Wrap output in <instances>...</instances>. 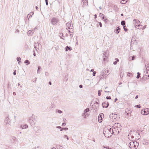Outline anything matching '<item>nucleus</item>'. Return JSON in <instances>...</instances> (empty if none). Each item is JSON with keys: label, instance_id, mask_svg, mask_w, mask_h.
Returning a JSON list of instances; mask_svg holds the SVG:
<instances>
[{"label": "nucleus", "instance_id": "nucleus-1", "mask_svg": "<svg viewBox=\"0 0 149 149\" xmlns=\"http://www.w3.org/2000/svg\"><path fill=\"white\" fill-rule=\"evenodd\" d=\"M113 131L112 128L105 127L104 129L103 134L105 137L109 138L114 133Z\"/></svg>", "mask_w": 149, "mask_h": 149}, {"label": "nucleus", "instance_id": "nucleus-2", "mask_svg": "<svg viewBox=\"0 0 149 149\" xmlns=\"http://www.w3.org/2000/svg\"><path fill=\"white\" fill-rule=\"evenodd\" d=\"M139 143L137 141H131L129 144V147L131 149H135L137 148Z\"/></svg>", "mask_w": 149, "mask_h": 149}, {"label": "nucleus", "instance_id": "nucleus-3", "mask_svg": "<svg viewBox=\"0 0 149 149\" xmlns=\"http://www.w3.org/2000/svg\"><path fill=\"white\" fill-rule=\"evenodd\" d=\"M59 20L57 17H53L50 20L51 23L53 25H56L58 24Z\"/></svg>", "mask_w": 149, "mask_h": 149}, {"label": "nucleus", "instance_id": "nucleus-4", "mask_svg": "<svg viewBox=\"0 0 149 149\" xmlns=\"http://www.w3.org/2000/svg\"><path fill=\"white\" fill-rule=\"evenodd\" d=\"M114 126H115L114 131H116V134H118L119 133L121 129L120 125L119 123H115L114 124Z\"/></svg>", "mask_w": 149, "mask_h": 149}, {"label": "nucleus", "instance_id": "nucleus-5", "mask_svg": "<svg viewBox=\"0 0 149 149\" xmlns=\"http://www.w3.org/2000/svg\"><path fill=\"white\" fill-rule=\"evenodd\" d=\"M36 120L32 117H30L29 118V121L32 126L34 125L36 123Z\"/></svg>", "mask_w": 149, "mask_h": 149}, {"label": "nucleus", "instance_id": "nucleus-6", "mask_svg": "<svg viewBox=\"0 0 149 149\" xmlns=\"http://www.w3.org/2000/svg\"><path fill=\"white\" fill-rule=\"evenodd\" d=\"M5 122L6 125H10L11 123V120H10L8 116L6 118Z\"/></svg>", "mask_w": 149, "mask_h": 149}, {"label": "nucleus", "instance_id": "nucleus-7", "mask_svg": "<svg viewBox=\"0 0 149 149\" xmlns=\"http://www.w3.org/2000/svg\"><path fill=\"white\" fill-rule=\"evenodd\" d=\"M104 115L102 113L100 114L98 118V120L99 123H101L102 121V117H103Z\"/></svg>", "mask_w": 149, "mask_h": 149}, {"label": "nucleus", "instance_id": "nucleus-8", "mask_svg": "<svg viewBox=\"0 0 149 149\" xmlns=\"http://www.w3.org/2000/svg\"><path fill=\"white\" fill-rule=\"evenodd\" d=\"M108 56V54H107V52L106 51L105 52L103 53V56L104 57L103 60L104 61H105L107 60Z\"/></svg>", "mask_w": 149, "mask_h": 149}, {"label": "nucleus", "instance_id": "nucleus-9", "mask_svg": "<svg viewBox=\"0 0 149 149\" xmlns=\"http://www.w3.org/2000/svg\"><path fill=\"white\" fill-rule=\"evenodd\" d=\"M102 105L103 107L107 108L109 106V103L108 102H104L102 103Z\"/></svg>", "mask_w": 149, "mask_h": 149}, {"label": "nucleus", "instance_id": "nucleus-10", "mask_svg": "<svg viewBox=\"0 0 149 149\" xmlns=\"http://www.w3.org/2000/svg\"><path fill=\"white\" fill-rule=\"evenodd\" d=\"M105 74V73L102 72H101L100 73V78L101 79H102L104 78V76Z\"/></svg>", "mask_w": 149, "mask_h": 149}, {"label": "nucleus", "instance_id": "nucleus-11", "mask_svg": "<svg viewBox=\"0 0 149 149\" xmlns=\"http://www.w3.org/2000/svg\"><path fill=\"white\" fill-rule=\"evenodd\" d=\"M120 30V28L119 26H118L117 28L115 30V32L116 33L118 34L119 33Z\"/></svg>", "mask_w": 149, "mask_h": 149}, {"label": "nucleus", "instance_id": "nucleus-12", "mask_svg": "<svg viewBox=\"0 0 149 149\" xmlns=\"http://www.w3.org/2000/svg\"><path fill=\"white\" fill-rule=\"evenodd\" d=\"M72 50V48L71 47H69L67 46L65 47V51H68V50L70 51Z\"/></svg>", "mask_w": 149, "mask_h": 149}, {"label": "nucleus", "instance_id": "nucleus-13", "mask_svg": "<svg viewBox=\"0 0 149 149\" xmlns=\"http://www.w3.org/2000/svg\"><path fill=\"white\" fill-rule=\"evenodd\" d=\"M89 111V108H86V109H85L84 111V113H83V116H84L85 115V114L87 112H88Z\"/></svg>", "mask_w": 149, "mask_h": 149}, {"label": "nucleus", "instance_id": "nucleus-14", "mask_svg": "<svg viewBox=\"0 0 149 149\" xmlns=\"http://www.w3.org/2000/svg\"><path fill=\"white\" fill-rule=\"evenodd\" d=\"M133 21L134 23L135 22L138 24L140 23L139 21L137 19H134L133 20Z\"/></svg>", "mask_w": 149, "mask_h": 149}, {"label": "nucleus", "instance_id": "nucleus-15", "mask_svg": "<svg viewBox=\"0 0 149 149\" xmlns=\"http://www.w3.org/2000/svg\"><path fill=\"white\" fill-rule=\"evenodd\" d=\"M21 127L22 129H26L28 127V126L26 125H24L23 126L21 125Z\"/></svg>", "mask_w": 149, "mask_h": 149}, {"label": "nucleus", "instance_id": "nucleus-16", "mask_svg": "<svg viewBox=\"0 0 149 149\" xmlns=\"http://www.w3.org/2000/svg\"><path fill=\"white\" fill-rule=\"evenodd\" d=\"M34 32V31L33 30H30L28 32V34L30 35L31 33H33Z\"/></svg>", "mask_w": 149, "mask_h": 149}, {"label": "nucleus", "instance_id": "nucleus-17", "mask_svg": "<svg viewBox=\"0 0 149 149\" xmlns=\"http://www.w3.org/2000/svg\"><path fill=\"white\" fill-rule=\"evenodd\" d=\"M37 45L39 46V44L38 43H35L34 44V48L37 51V48L38 49L39 48V47H37Z\"/></svg>", "mask_w": 149, "mask_h": 149}, {"label": "nucleus", "instance_id": "nucleus-18", "mask_svg": "<svg viewBox=\"0 0 149 149\" xmlns=\"http://www.w3.org/2000/svg\"><path fill=\"white\" fill-rule=\"evenodd\" d=\"M132 131H131L130 132V133L129 134L128 136V139L130 140V138H131V136L132 135Z\"/></svg>", "mask_w": 149, "mask_h": 149}, {"label": "nucleus", "instance_id": "nucleus-19", "mask_svg": "<svg viewBox=\"0 0 149 149\" xmlns=\"http://www.w3.org/2000/svg\"><path fill=\"white\" fill-rule=\"evenodd\" d=\"M127 0H122L120 1V3L122 4H125L126 3Z\"/></svg>", "mask_w": 149, "mask_h": 149}, {"label": "nucleus", "instance_id": "nucleus-20", "mask_svg": "<svg viewBox=\"0 0 149 149\" xmlns=\"http://www.w3.org/2000/svg\"><path fill=\"white\" fill-rule=\"evenodd\" d=\"M115 59L116 60V61L113 62V64L114 65H116L117 64V62L119 61V59L118 58H115Z\"/></svg>", "mask_w": 149, "mask_h": 149}, {"label": "nucleus", "instance_id": "nucleus-21", "mask_svg": "<svg viewBox=\"0 0 149 149\" xmlns=\"http://www.w3.org/2000/svg\"><path fill=\"white\" fill-rule=\"evenodd\" d=\"M21 58L19 57H17V61H18V63L19 64L21 63V61H19V60H21Z\"/></svg>", "mask_w": 149, "mask_h": 149}, {"label": "nucleus", "instance_id": "nucleus-22", "mask_svg": "<svg viewBox=\"0 0 149 149\" xmlns=\"http://www.w3.org/2000/svg\"><path fill=\"white\" fill-rule=\"evenodd\" d=\"M121 24L123 26H124L125 25V21H122L121 22Z\"/></svg>", "mask_w": 149, "mask_h": 149}, {"label": "nucleus", "instance_id": "nucleus-23", "mask_svg": "<svg viewBox=\"0 0 149 149\" xmlns=\"http://www.w3.org/2000/svg\"><path fill=\"white\" fill-rule=\"evenodd\" d=\"M41 69V67L40 66H38V69L37 71V73L38 74H39L40 73L39 70Z\"/></svg>", "mask_w": 149, "mask_h": 149}, {"label": "nucleus", "instance_id": "nucleus-24", "mask_svg": "<svg viewBox=\"0 0 149 149\" xmlns=\"http://www.w3.org/2000/svg\"><path fill=\"white\" fill-rule=\"evenodd\" d=\"M140 26H142V25H140V24H138V25H135V27L136 28L138 29H141V27H140L139 28V27Z\"/></svg>", "mask_w": 149, "mask_h": 149}, {"label": "nucleus", "instance_id": "nucleus-25", "mask_svg": "<svg viewBox=\"0 0 149 149\" xmlns=\"http://www.w3.org/2000/svg\"><path fill=\"white\" fill-rule=\"evenodd\" d=\"M127 75L129 77H131L133 76L132 73L130 72H128L127 73Z\"/></svg>", "mask_w": 149, "mask_h": 149}, {"label": "nucleus", "instance_id": "nucleus-26", "mask_svg": "<svg viewBox=\"0 0 149 149\" xmlns=\"http://www.w3.org/2000/svg\"><path fill=\"white\" fill-rule=\"evenodd\" d=\"M24 63H28V64H30V62L28 60H26L25 61Z\"/></svg>", "mask_w": 149, "mask_h": 149}, {"label": "nucleus", "instance_id": "nucleus-27", "mask_svg": "<svg viewBox=\"0 0 149 149\" xmlns=\"http://www.w3.org/2000/svg\"><path fill=\"white\" fill-rule=\"evenodd\" d=\"M68 76H65V78L64 80L65 81H68Z\"/></svg>", "mask_w": 149, "mask_h": 149}, {"label": "nucleus", "instance_id": "nucleus-28", "mask_svg": "<svg viewBox=\"0 0 149 149\" xmlns=\"http://www.w3.org/2000/svg\"><path fill=\"white\" fill-rule=\"evenodd\" d=\"M101 90H99L98 92V95L99 96H100L101 95V92L102 91Z\"/></svg>", "mask_w": 149, "mask_h": 149}, {"label": "nucleus", "instance_id": "nucleus-29", "mask_svg": "<svg viewBox=\"0 0 149 149\" xmlns=\"http://www.w3.org/2000/svg\"><path fill=\"white\" fill-rule=\"evenodd\" d=\"M56 111H57L58 112V113H61L63 112L62 111H61V110H56Z\"/></svg>", "mask_w": 149, "mask_h": 149}, {"label": "nucleus", "instance_id": "nucleus-30", "mask_svg": "<svg viewBox=\"0 0 149 149\" xmlns=\"http://www.w3.org/2000/svg\"><path fill=\"white\" fill-rule=\"evenodd\" d=\"M134 138V136L133 135L132 132V135L131 136V138H130V140L132 141V139Z\"/></svg>", "mask_w": 149, "mask_h": 149}, {"label": "nucleus", "instance_id": "nucleus-31", "mask_svg": "<svg viewBox=\"0 0 149 149\" xmlns=\"http://www.w3.org/2000/svg\"><path fill=\"white\" fill-rule=\"evenodd\" d=\"M137 74L138 75L136 77V78L137 79H139L140 77V74L139 72H138Z\"/></svg>", "mask_w": 149, "mask_h": 149}, {"label": "nucleus", "instance_id": "nucleus-32", "mask_svg": "<svg viewBox=\"0 0 149 149\" xmlns=\"http://www.w3.org/2000/svg\"><path fill=\"white\" fill-rule=\"evenodd\" d=\"M63 36V34L62 33H60L59 35V36L61 37V38L63 40H64V39L63 38L61 37V36Z\"/></svg>", "mask_w": 149, "mask_h": 149}, {"label": "nucleus", "instance_id": "nucleus-33", "mask_svg": "<svg viewBox=\"0 0 149 149\" xmlns=\"http://www.w3.org/2000/svg\"><path fill=\"white\" fill-rule=\"evenodd\" d=\"M136 56H133L132 57V59L131 60H134L135 59Z\"/></svg>", "mask_w": 149, "mask_h": 149}, {"label": "nucleus", "instance_id": "nucleus-34", "mask_svg": "<svg viewBox=\"0 0 149 149\" xmlns=\"http://www.w3.org/2000/svg\"><path fill=\"white\" fill-rule=\"evenodd\" d=\"M123 28L125 31H127V29L125 28V26H124Z\"/></svg>", "mask_w": 149, "mask_h": 149}, {"label": "nucleus", "instance_id": "nucleus-35", "mask_svg": "<svg viewBox=\"0 0 149 149\" xmlns=\"http://www.w3.org/2000/svg\"><path fill=\"white\" fill-rule=\"evenodd\" d=\"M102 19L105 21H106L107 20V19L105 18V17H104V16L102 17Z\"/></svg>", "mask_w": 149, "mask_h": 149}, {"label": "nucleus", "instance_id": "nucleus-36", "mask_svg": "<svg viewBox=\"0 0 149 149\" xmlns=\"http://www.w3.org/2000/svg\"><path fill=\"white\" fill-rule=\"evenodd\" d=\"M71 24H70V26H68V28H67V29H72V27L71 26Z\"/></svg>", "mask_w": 149, "mask_h": 149}, {"label": "nucleus", "instance_id": "nucleus-37", "mask_svg": "<svg viewBox=\"0 0 149 149\" xmlns=\"http://www.w3.org/2000/svg\"><path fill=\"white\" fill-rule=\"evenodd\" d=\"M60 147H61L62 148L63 147H62V146H60V145L58 146H57V149H61L60 148Z\"/></svg>", "mask_w": 149, "mask_h": 149}, {"label": "nucleus", "instance_id": "nucleus-38", "mask_svg": "<svg viewBox=\"0 0 149 149\" xmlns=\"http://www.w3.org/2000/svg\"><path fill=\"white\" fill-rule=\"evenodd\" d=\"M144 115H147L148 113H149V112H148V113H147L145 110H144Z\"/></svg>", "mask_w": 149, "mask_h": 149}, {"label": "nucleus", "instance_id": "nucleus-39", "mask_svg": "<svg viewBox=\"0 0 149 149\" xmlns=\"http://www.w3.org/2000/svg\"><path fill=\"white\" fill-rule=\"evenodd\" d=\"M106 98L107 99H111V97L110 96H107V97H106Z\"/></svg>", "mask_w": 149, "mask_h": 149}, {"label": "nucleus", "instance_id": "nucleus-40", "mask_svg": "<svg viewBox=\"0 0 149 149\" xmlns=\"http://www.w3.org/2000/svg\"><path fill=\"white\" fill-rule=\"evenodd\" d=\"M32 17V15H29V14L28 15V19Z\"/></svg>", "mask_w": 149, "mask_h": 149}, {"label": "nucleus", "instance_id": "nucleus-41", "mask_svg": "<svg viewBox=\"0 0 149 149\" xmlns=\"http://www.w3.org/2000/svg\"><path fill=\"white\" fill-rule=\"evenodd\" d=\"M96 73V72L95 71H94L93 72V76H95V74Z\"/></svg>", "mask_w": 149, "mask_h": 149}, {"label": "nucleus", "instance_id": "nucleus-42", "mask_svg": "<svg viewBox=\"0 0 149 149\" xmlns=\"http://www.w3.org/2000/svg\"><path fill=\"white\" fill-rule=\"evenodd\" d=\"M109 148L108 147L107 148L105 146H103V149H109Z\"/></svg>", "mask_w": 149, "mask_h": 149}, {"label": "nucleus", "instance_id": "nucleus-43", "mask_svg": "<svg viewBox=\"0 0 149 149\" xmlns=\"http://www.w3.org/2000/svg\"><path fill=\"white\" fill-rule=\"evenodd\" d=\"M45 74L46 76H48L49 75V73L47 72H45Z\"/></svg>", "mask_w": 149, "mask_h": 149}, {"label": "nucleus", "instance_id": "nucleus-44", "mask_svg": "<svg viewBox=\"0 0 149 149\" xmlns=\"http://www.w3.org/2000/svg\"><path fill=\"white\" fill-rule=\"evenodd\" d=\"M136 107H138L139 108H141V106L140 105H137L135 106Z\"/></svg>", "mask_w": 149, "mask_h": 149}, {"label": "nucleus", "instance_id": "nucleus-45", "mask_svg": "<svg viewBox=\"0 0 149 149\" xmlns=\"http://www.w3.org/2000/svg\"><path fill=\"white\" fill-rule=\"evenodd\" d=\"M99 25L100 27H101L102 26V24L101 22H99Z\"/></svg>", "mask_w": 149, "mask_h": 149}, {"label": "nucleus", "instance_id": "nucleus-46", "mask_svg": "<svg viewBox=\"0 0 149 149\" xmlns=\"http://www.w3.org/2000/svg\"><path fill=\"white\" fill-rule=\"evenodd\" d=\"M103 15H104L103 14L101 13H100V16L101 17H102V16H103Z\"/></svg>", "mask_w": 149, "mask_h": 149}, {"label": "nucleus", "instance_id": "nucleus-47", "mask_svg": "<svg viewBox=\"0 0 149 149\" xmlns=\"http://www.w3.org/2000/svg\"><path fill=\"white\" fill-rule=\"evenodd\" d=\"M45 3L46 5H48V0H45Z\"/></svg>", "mask_w": 149, "mask_h": 149}, {"label": "nucleus", "instance_id": "nucleus-48", "mask_svg": "<svg viewBox=\"0 0 149 149\" xmlns=\"http://www.w3.org/2000/svg\"><path fill=\"white\" fill-rule=\"evenodd\" d=\"M56 128H59V129H62V128L61 126H57L56 127Z\"/></svg>", "mask_w": 149, "mask_h": 149}, {"label": "nucleus", "instance_id": "nucleus-49", "mask_svg": "<svg viewBox=\"0 0 149 149\" xmlns=\"http://www.w3.org/2000/svg\"><path fill=\"white\" fill-rule=\"evenodd\" d=\"M65 124H66L65 123H62V126H65Z\"/></svg>", "mask_w": 149, "mask_h": 149}, {"label": "nucleus", "instance_id": "nucleus-50", "mask_svg": "<svg viewBox=\"0 0 149 149\" xmlns=\"http://www.w3.org/2000/svg\"><path fill=\"white\" fill-rule=\"evenodd\" d=\"M147 65H146V69L147 70H148V69H149V68H148V67L147 66Z\"/></svg>", "mask_w": 149, "mask_h": 149}, {"label": "nucleus", "instance_id": "nucleus-51", "mask_svg": "<svg viewBox=\"0 0 149 149\" xmlns=\"http://www.w3.org/2000/svg\"><path fill=\"white\" fill-rule=\"evenodd\" d=\"M62 129H64V130H68V128H62Z\"/></svg>", "mask_w": 149, "mask_h": 149}, {"label": "nucleus", "instance_id": "nucleus-52", "mask_svg": "<svg viewBox=\"0 0 149 149\" xmlns=\"http://www.w3.org/2000/svg\"><path fill=\"white\" fill-rule=\"evenodd\" d=\"M79 87L80 88H82L83 87V86L82 85H80L79 86Z\"/></svg>", "mask_w": 149, "mask_h": 149}, {"label": "nucleus", "instance_id": "nucleus-53", "mask_svg": "<svg viewBox=\"0 0 149 149\" xmlns=\"http://www.w3.org/2000/svg\"><path fill=\"white\" fill-rule=\"evenodd\" d=\"M13 74L14 75H15L16 74V70H15L13 72Z\"/></svg>", "mask_w": 149, "mask_h": 149}, {"label": "nucleus", "instance_id": "nucleus-54", "mask_svg": "<svg viewBox=\"0 0 149 149\" xmlns=\"http://www.w3.org/2000/svg\"><path fill=\"white\" fill-rule=\"evenodd\" d=\"M146 25H145L143 27V30L144 29H145L146 27Z\"/></svg>", "mask_w": 149, "mask_h": 149}, {"label": "nucleus", "instance_id": "nucleus-55", "mask_svg": "<svg viewBox=\"0 0 149 149\" xmlns=\"http://www.w3.org/2000/svg\"><path fill=\"white\" fill-rule=\"evenodd\" d=\"M31 13L32 14V15H33V12H31L29 14V15H31Z\"/></svg>", "mask_w": 149, "mask_h": 149}, {"label": "nucleus", "instance_id": "nucleus-56", "mask_svg": "<svg viewBox=\"0 0 149 149\" xmlns=\"http://www.w3.org/2000/svg\"><path fill=\"white\" fill-rule=\"evenodd\" d=\"M138 95H137L135 97V99H136L137 98H138Z\"/></svg>", "mask_w": 149, "mask_h": 149}, {"label": "nucleus", "instance_id": "nucleus-57", "mask_svg": "<svg viewBox=\"0 0 149 149\" xmlns=\"http://www.w3.org/2000/svg\"><path fill=\"white\" fill-rule=\"evenodd\" d=\"M70 36H71V38H72L73 36V35L72 34H70Z\"/></svg>", "mask_w": 149, "mask_h": 149}, {"label": "nucleus", "instance_id": "nucleus-58", "mask_svg": "<svg viewBox=\"0 0 149 149\" xmlns=\"http://www.w3.org/2000/svg\"><path fill=\"white\" fill-rule=\"evenodd\" d=\"M13 95H16V93L15 92H14L13 93Z\"/></svg>", "mask_w": 149, "mask_h": 149}, {"label": "nucleus", "instance_id": "nucleus-59", "mask_svg": "<svg viewBox=\"0 0 149 149\" xmlns=\"http://www.w3.org/2000/svg\"><path fill=\"white\" fill-rule=\"evenodd\" d=\"M117 100V99L116 98L114 100V102H115Z\"/></svg>", "mask_w": 149, "mask_h": 149}, {"label": "nucleus", "instance_id": "nucleus-60", "mask_svg": "<svg viewBox=\"0 0 149 149\" xmlns=\"http://www.w3.org/2000/svg\"><path fill=\"white\" fill-rule=\"evenodd\" d=\"M66 25L67 26H69V23H67L66 24Z\"/></svg>", "mask_w": 149, "mask_h": 149}, {"label": "nucleus", "instance_id": "nucleus-61", "mask_svg": "<svg viewBox=\"0 0 149 149\" xmlns=\"http://www.w3.org/2000/svg\"><path fill=\"white\" fill-rule=\"evenodd\" d=\"M94 70L93 69H92L91 70V71H91V72H94V71H94Z\"/></svg>", "mask_w": 149, "mask_h": 149}, {"label": "nucleus", "instance_id": "nucleus-62", "mask_svg": "<svg viewBox=\"0 0 149 149\" xmlns=\"http://www.w3.org/2000/svg\"><path fill=\"white\" fill-rule=\"evenodd\" d=\"M67 136V135H64V138H65Z\"/></svg>", "mask_w": 149, "mask_h": 149}, {"label": "nucleus", "instance_id": "nucleus-63", "mask_svg": "<svg viewBox=\"0 0 149 149\" xmlns=\"http://www.w3.org/2000/svg\"><path fill=\"white\" fill-rule=\"evenodd\" d=\"M49 84L50 85H52V82L51 81H49Z\"/></svg>", "mask_w": 149, "mask_h": 149}, {"label": "nucleus", "instance_id": "nucleus-64", "mask_svg": "<svg viewBox=\"0 0 149 149\" xmlns=\"http://www.w3.org/2000/svg\"><path fill=\"white\" fill-rule=\"evenodd\" d=\"M36 9L37 10L38 9V7L37 6H36Z\"/></svg>", "mask_w": 149, "mask_h": 149}]
</instances>
